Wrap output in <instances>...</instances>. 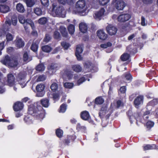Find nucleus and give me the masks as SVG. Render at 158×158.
<instances>
[{
	"instance_id": "1",
	"label": "nucleus",
	"mask_w": 158,
	"mask_h": 158,
	"mask_svg": "<svg viewBox=\"0 0 158 158\" xmlns=\"http://www.w3.org/2000/svg\"><path fill=\"white\" fill-rule=\"evenodd\" d=\"M28 113L36 119L41 120L44 117L45 112L40 105H31L28 107Z\"/></svg>"
},
{
	"instance_id": "2",
	"label": "nucleus",
	"mask_w": 158,
	"mask_h": 158,
	"mask_svg": "<svg viewBox=\"0 0 158 158\" xmlns=\"http://www.w3.org/2000/svg\"><path fill=\"white\" fill-rule=\"evenodd\" d=\"M18 18L19 22L23 25L25 30H27L28 29V25H30L32 29L34 28V24L31 19H26L25 16L22 15H19L18 16Z\"/></svg>"
},
{
	"instance_id": "3",
	"label": "nucleus",
	"mask_w": 158,
	"mask_h": 158,
	"mask_svg": "<svg viewBox=\"0 0 158 158\" xmlns=\"http://www.w3.org/2000/svg\"><path fill=\"white\" fill-rule=\"evenodd\" d=\"M76 139V136L74 135H68L62 140L63 144L65 146H69L70 143H73Z\"/></svg>"
},
{
	"instance_id": "4",
	"label": "nucleus",
	"mask_w": 158,
	"mask_h": 158,
	"mask_svg": "<svg viewBox=\"0 0 158 158\" xmlns=\"http://www.w3.org/2000/svg\"><path fill=\"white\" fill-rule=\"evenodd\" d=\"M113 3L114 7L118 10H122L126 6V3L120 0H113Z\"/></svg>"
},
{
	"instance_id": "5",
	"label": "nucleus",
	"mask_w": 158,
	"mask_h": 158,
	"mask_svg": "<svg viewBox=\"0 0 158 158\" xmlns=\"http://www.w3.org/2000/svg\"><path fill=\"white\" fill-rule=\"evenodd\" d=\"M45 86L44 84H40L37 85L36 87L37 91L36 96L38 97H43L45 94Z\"/></svg>"
},
{
	"instance_id": "6",
	"label": "nucleus",
	"mask_w": 158,
	"mask_h": 158,
	"mask_svg": "<svg viewBox=\"0 0 158 158\" xmlns=\"http://www.w3.org/2000/svg\"><path fill=\"white\" fill-rule=\"evenodd\" d=\"M131 17V16L129 14L122 13L118 16L117 19L120 23H124L128 21Z\"/></svg>"
},
{
	"instance_id": "7",
	"label": "nucleus",
	"mask_w": 158,
	"mask_h": 158,
	"mask_svg": "<svg viewBox=\"0 0 158 158\" xmlns=\"http://www.w3.org/2000/svg\"><path fill=\"white\" fill-rule=\"evenodd\" d=\"M25 76V73L23 71L20 72L16 76V80L19 82V84L22 85L24 84L23 85L24 86H25L26 85L25 84H24L25 81H24Z\"/></svg>"
},
{
	"instance_id": "8",
	"label": "nucleus",
	"mask_w": 158,
	"mask_h": 158,
	"mask_svg": "<svg viewBox=\"0 0 158 158\" xmlns=\"http://www.w3.org/2000/svg\"><path fill=\"white\" fill-rule=\"evenodd\" d=\"M6 82L9 86H13L15 83V78L14 75L11 73H9L7 76Z\"/></svg>"
},
{
	"instance_id": "9",
	"label": "nucleus",
	"mask_w": 158,
	"mask_h": 158,
	"mask_svg": "<svg viewBox=\"0 0 158 158\" xmlns=\"http://www.w3.org/2000/svg\"><path fill=\"white\" fill-rule=\"evenodd\" d=\"M144 97L143 95H139L137 97L134 101V105L135 106L138 108L139 106L143 103Z\"/></svg>"
},
{
	"instance_id": "10",
	"label": "nucleus",
	"mask_w": 158,
	"mask_h": 158,
	"mask_svg": "<svg viewBox=\"0 0 158 158\" xmlns=\"http://www.w3.org/2000/svg\"><path fill=\"white\" fill-rule=\"evenodd\" d=\"M106 30L108 33L110 35H115L117 31V28L111 25H109L106 27Z\"/></svg>"
},
{
	"instance_id": "11",
	"label": "nucleus",
	"mask_w": 158,
	"mask_h": 158,
	"mask_svg": "<svg viewBox=\"0 0 158 158\" xmlns=\"http://www.w3.org/2000/svg\"><path fill=\"white\" fill-rule=\"evenodd\" d=\"M105 12V10L104 8H101L99 10L95 12L94 15V18L96 19L100 20L102 16L104 15Z\"/></svg>"
},
{
	"instance_id": "12",
	"label": "nucleus",
	"mask_w": 158,
	"mask_h": 158,
	"mask_svg": "<svg viewBox=\"0 0 158 158\" xmlns=\"http://www.w3.org/2000/svg\"><path fill=\"white\" fill-rule=\"evenodd\" d=\"M83 51V49L80 45H77L76 47L75 55L77 58V60L79 61L82 60V57L80 54L82 53Z\"/></svg>"
},
{
	"instance_id": "13",
	"label": "nucleus",
	"mask_w": 158,
	"mask_h": 158,
	"mask_svg": "<svg viewBox=\"0 0 158 158\" xmlns=\"http://www.w3.org/2000/svg\"><path fill=\"white\" fill-rule=\"evenodd\" d=\"M97 34L99 39L103 40H105L108 37V35L103 30H98Z\"/></svg>"
},
{
	"instance_id": "14",
	"label": "nucleus",
	"mask_w": 158,
	"mask_h": 158,
	"mask_svg": "<svg viewBox=\"0 0 158 158\" xmlns=\"http://www.w3.org/2000/svg\"><path fill=\"white\" fill-rule=\"evenodd\" d=\"M23 104L22 102L17 101L15 102L13 106V109L15 111H18L22 110L23 107Z\"/></svg>"
},
{
	"instance_id": "15",
	"label": "nucleus",
	"mask_w": 158,
	"mask_h": 158,
	"mask_svg": "<svg viewBox=\"0 0 158 158\" xmlns=\"http://www.w3.org/2000/svg\"><path fill=\"white\" fill-rule=\"evenodd\" d=\"M15 46L18 48H23L25 45L24 42L21 38L17 37L15 41Z\"/></svg>"
},
{
	"instance_id": "16",
	"label": "nucleus",
	"mask_w": 158,
	"mask_h": 158,
	"mask_svg": "<svg viewBox=\"0 0 158 158\" xmlns=\"http://www.w3.org/2000/svg\"><path fill=\"white\" fill-rule=\"evenodd\" d=\"M108 112V110L107 107L103 106L102 107L99 112V116L101 119H102L105 115Z\"/></svg>"
},
{
	"instance_id": "17",
	"label": "nucleus",
	"mask_w": 158,
	"mask_h": 158,
	"mask_svg": "<svg viewBox=\"0 0 158 158\" xmlns=\"http://www.w3.org/2000/svg\"><path fill=\"white\" fill-rule=\"evenodd\" d=\"M32 59L31 56L29 55V53L25 51L24 52L23 55V60L24 62L28 63Z\"/></svg>"
},
{
	"instance_id": "18",
	"label": "nucleus",
	"mask_w": 158,
	"mask_h": 158,
	"mask_svg": "<svg viewBox=\"0 0 158 158\" xmlns=\"http://www.w3.org/2000/svg\"><path fill=\"white\" fill-rule=\"evenodd\" d=\"M85 6V2L84 0H79L76 4V8L79 10L84 9Z\"/></svg>"
},
{
	"instance_id": "19",
	"label": "nucleus",
	"mask_w": 158,
	"mask_h": 158,
	"mask_svg": "<svg viewBox=\"0 0 158 158\" xmlns=\"http://www.w3.org/2000/svg\"><path fill=\"white\" fill-rule=\"evenodd\" d=\"M52 6V12H54L56 15H60L62 14L63 12L62 7L58 6L55 9L56 6L53 4Z\"/></svg>"
},
{
	"instance_id": "20",
	"label": "nucleus",
	"mask_w": 158,
	"mask_h": 158,
	"mask_svg": "<svg viewBox=\"0 0 158 158\" xmlns=\"http://www.w3.org/2000/svg\"><path fill=\"white\" fill-rule=\"evenodd\" d=\"M40 102L42 107L47 108L50 105L49 99L48 98H43L40 101Z\"/></svg>"
},
{
	"instance_id": "21",
	"label": "nucleus",
	"mask_w": 158,
	"mask_h": 158,
	"mask_svg": "<svg viewBox=\"0 0 158 158\" xmlns=\"http://www.w3.org/2000/svg\"><path fill=\"white\" fill-rule=\"evenodd\" d=\"M18 61L17 59L12 58L8 66L11 68H15L18 65Z\"/></svg>"
},
{
	"instance_id": "22",
	"label": "nucleus",
	"mask_w": 158,
	"mask_h": 158,
	"mask_svg": "<svg viewBox=\"0 0 158 158\" xmlns=\"http://www.w3.org/2000/svg\"><path fill=\"white\" fill-rule=\"evenodd\" d=\"M80 117L82 119L87 120L89 119L90 115L89 112L85 110L81 112Z\"/></svg>"
},
{
	"instance_id": "23",
	"label": "nucleus",
	"mask_w": 158,
	"mask_h": 158,
	"mask_svg": "<svg viewBox=\"0 0 158 158\" xmlns=\"http://www.w3.org/2000/svg\"><path fill=\"white\" fill-rule=\"evenodd\" d=\"M72 69L76 73H78L81 72L82 70V67L78 64H75L72 65Z\"/></svg>"
},
{
	"instance_id": "24",
	"label": "nucleus",
	"mask_w": 158,
	"mask_h": 158,
	"mask_svg": "<svg viewBox=\"0 0 158 158\" xmlns=\"http://www.w3.org/2000/svg\"><path fill=\"white\" fill-rule=\"evenodd\" d=\"M79 27L80 31L82 33H85L87 31L88 27L85 23H81L79 24Z\"/></svg>"
},
{
	"instance_id": "25",
	"label": "nucleus",
	"mask_w": 158,
	"mask_h": 158,
	"mask_svg": "<svg viewBox=\"0 0 158 158\" xmlns=\"http://www.w3.org/2000/svg\"><path fill=\"white\" fill-rule=\"evenodd\" d=\"M10 10V8L6 5H0V12L6 13Z\"/></svg>"
},
{
	"instance_id": "26",
	"label": "nucleus",
	"mask_w": 158,
	"mask_h": 158,
	"mask_svg": "<svg viewBox=\"0 0 158 158\" xmlns=\"http://www.w3.org/2000/svg\"><path fill=\"white\" fill-rule=\"evenodd\" d=\"M32 116L30 114H28L25 116L24 118V121L26 124H30L33 123Z\"/></svg>"
},
{
	"instance_id": "27",
	"label": "nucleus",
	"mask_w": 158,
	"mask_h": 158,
	"mask_svg": "<svg viewBox=\"0 0 158 158\" xmlns=\"http://www.w3.org/2000/svg\"><path fill=\"white\" fill-rule=\"evenodd\" d=\"M60 31L63 37L67 38L68 33L66 28L63 26H60Z\"/></svg>"
},
{
	"instance_id": "28",
	"label": "nucleus",
	"mask_w": 158,
	"mask_h": 158,
	"mask_svg": "<svg viewBox=\"0 0 158 158\" xmlns=\"http://www.w3.org/2000/svg\"><path fill=\"white\" fill-rule=\"evenodd\" d=\"M84 67L88 69L89 71H91L93 68V64L90 61H86L84 64Z\"/></svg>"
},
{
	"instance_id": "29",
	"label": "nucleus",
	"mask_w": 158,
	"mask_h": 158,
	"mask_svg": "<svg viewBox=\"0 0 158 158\" xmlns=\"http://www.w3.org/2000/svg\"><path fill=\"white\" fill-rule=\"evenodd\" d=\"M144 151L149 150H152L156 149V146L155 144H146L143 146Z\"/></svg>"
},
{
	"instance_id": "30",
	"label": "nucleus",
	"mask_w": 158,
	"mask_h": 158,
	"mask_svg": "<svg viewBox=\"0 0 158 158\" xmlns=\"http://www.w3.org/2000/svg\"><path fill=\"white\" fill-rule=\"evenodd\" d=\"M114 107L116 109H118L121 106L123 107L124 104L123 102L120 100H118L114 103Z\"/></svg>"
},
{
	"instance_id": "31",
	"label": "nucleus",
	"mask_w": 158,
	"mask_h": 158,
	"mask_svg": "<svg viewBox=\"0 0 158 158\" xmlns=\"http://www.w3.org/2000/svg\"><path fill=\"white\" fill-rule=\"evenodd\" d=\"M16 9L19 12L23 13L25 10L23 5L20 3H18L16 6Z\"/></svg>"
},
{
	"instance_id": "32",
	"label": "nucleus",
	"mask_w": 158,
	"mask_h": 158,
	"mask_svg": "<svg viewBox=\"0 0 158 158\" xmlns=\"http://www.w3.org/2000/svg\"><path fill=\"white\" fill-rule=\"evenodd\" d=\"M11 59L10 57L8 55H7L4 57L3 60L1 61L4 65H8Z\"/></svg>"
},
{
	"instance_id": "33",
	"label": "nucleus",
	"mask_w": 158,
	"mask_h": 158,
	"mask_svg": "<svg viewBox=\"0 0 158 158\" xmlns=\"http://www.w3.org/2000/svg\"><path fill=\"white\" fill-rule=\"evenodd\" d=\"M45 67L43 63H41L39 64L36 67L35 70L38 72H42L45 69Z\"/></svg>"
},
{
	"instance_id": "34",
	"label": "nucleus",
	"mask_w": 158,
	"mask_h": 158,
	"mask_svg": "<svg viewBox=\"0 0 158 158\" xmlns=\"http://www.w3.org/2000/svg\"><path fill=\"white\" fill-rule=\"evenodd\" d=\"M104 99L101 96L98 97L95 100L94 103L97 105H101L104 102Z\"/></svg>"
},
{
	"instance_id": "35",
	"label": "nucleus",
	"mask_w": 158,
	"mask_h": 158,
	"mask_svg": "<svg viewBox=\"0 0 158 158\" xmlns=\"http://www.w3.org/2000/svg\"><path fill=\"white\" fill-rule=\"evenodd\" d=\"M130 57V55L127 53L123 54L120 57V59L123 61H125L129 60Z\"/></svg>"
},
{
	"instance_id": "36",
	"label": "nucleus",
	"mask_w": 158,
	"mask_h": 158,
	"mask_svg": "<svg viewBox=\"0 0 158 158\" xmlns=\"http://www.w3.org/2000/svg\"><path fill=\"white\" fill-rule=\"evenodd\" d=\"M55 133L56 136L60 138L62 137L63 134V131L60 128L57 129L56 130Z\"/></svg>"
},
{
	"instance_id": "37",
	"label": "nucleus",
	"mask_w": 158,
	"mask_h": 158,
	"mask_svg": "<svg viewBox=\"0 0 158 158\" xmlns=\"http://www.w3.org/2000/svg\"><path fill=\"white\" fill-rule=\"evenodd\" d=\"M41 48L43 52L47 53H48L50 52L52 50V48L50 46L48 45H44L42 46Z\"/></svg>"
},
{
	"instance_id": "38",
	"label": "nucleus",
	"mask_w": 158,
	"mask_h": 158,
	"mask_svg": "<svg viewBox=\"0 0 158 158\" xmlns=\"http://www.w3.org/2000/svg\"><path fill=\"white\" fill-rule=\"evenodd\" d=\"M14 37V35L10 33H7L6 35V42L8 43L12 41Z\"/></svg>"
},
{
	"instance_id": "39",
	"label": "nucleus",
	"mask_w": 158,
	"mask_h": 158,
	"mask_svg": "<svg viewBox=\"0 0 158 158\" xmlns=\"http://www.w3.org/2000/svg\"><path fill=\"white\" fill-rule=\"evenodd\" d=\"M68 30L70 34L71 35L73 34L75 31L74 25L72 24L69 25L68 27Z\"/></svg>"
},
{
	"instance_id": "40",
	"label": "nucleus",
	"mask_w": 158,
	"mask_h": 158,
	"mask_svg": "<svg viewBox=\"0 0 158 158\" xmlns=\"http://www.w3.org/2000/svg\"><path fill=\"white\" fill-rule=\"evenodd\" d=\"M67 105L66 103H64L62 104L59 108V112L60 113H64L67 109Z\"/></svg>"
},
{
	"instance_id": "41",
	"label": "nucleus",
	"mask_w": 158,
	"mask_h": 158,
	"mask_svg": "<svg viewBox=\"0 0 158 158\" xmlns=\"http://www.w3.org/2000/svg\"><path fill=\"white\" fill-rule=\"evenodd\" d=\"M25 2L27 6L31 7L35 4V3L33 0H23Z\"/></svg>"
},
{
	"instance_id": "42",
	"label": "nucleus",
	"mask_w": 158,
	"mask_h": 158,
	"mask_svg": "<svg viewBox=\"0 0 158 158\" xmlns=\"http://www.w3.org/2000/svg\"><path fill=\"white\" fill-rule=\"evenodd\" d=\"M124 77L127 81H128L130 82L131 81L133 77L132 75L130 73H126L124 74Z\"/></svg>"
},
{
	"instance_id": "43",
	"label": "nucleus",
	"mask_w": 158,
	"mask_h": 158,
	"mask_svg": "<svg viewBox=\"0 0 158 158\" xmlns=\"http://www.w3.org/2000/svg\"><path fill=\"white\" fill-rule=\"evenodd\" d=\"M38 45L35 43H33L31 47V49L34 52H36L38 50Z\"/></svg>"
},
{
	"instance_id": "44",
	"label": "nucleus",
	"mask_w": 158,
	"mask_h": 158,
	"mask_svg": "<svg viewBox=\"0 0 158 158\" xmlns=\"http://www.w3.org/2000/svg\"><path fill=\"white\" fill-rule=\"evenodd\" d=\"M47 21V19L45 17H43L40 18L38 20L39 23L41 25L45 24Z\"/></svg>"
},
{
	"instance_id": "45",
	"label": "nucleus",
	"mask_w": 158,
	"mask_h": 158,
	"mask_svg": "<svg viewBox=\"0 0 158 158\" xmlns=\"http://www.w3.org/2000/svg\"><path fill=\"white\" fill-rule=\"evenodd\" d=\"M34 12L35 13L38 15H40L42 14V11L41 9L38 7H36L34 9Z\"/></svg>"
},
{
	"instance_id": "46",
	"label": "nucleus",
	"mask_w": 158,
	"mask_h": 158,
	"mask_svg": "<svg viewBox=\"0 0 158 158\" xmlns=\"http://www.w3.org/2000/svg\"><path fill=\"white\" fill-rule=\"evenodd\" d=\"M50 88L52 91L56 92L58 89V84L56 83H54L51 85Z\"/></svg>"
},
{
	"instance_id": "47",
	"label": "nucleus",
	"mask_w": 158,
	"mask_h": 158,
	"mask_svg": "<svg viewBox=\"0 0 158 158\" xmlns=\"http://www.w3.org/2000/svg\"><path fill=\"white\" fill-rule=\"evenodd\" d=\"M57 67L56 64L54 63H51L49 65L48 67V69L49 70H53L56 69Z\"/></svg>"
},
{
	"instance_id": "48",
	"label": "nucleus",
	"mask_w": 158,
	"mask_h": 158,
	"mask_svg": "<svg viewBox=\"0 0 158 158\" xmlns=\"http://www.w3.org/2000/svg\"><path fill=\"white\" fill-rule=\"evenodd\" d=\"M61 45L64 50L67 49L70 46V45L69 43H67L64 41L61 42Z\"/></svg>"
},
{
	"instance_id": "49",
	"label": "nucleus",
	"mask_w": 158,
	"mask_h": 158,
	"mask_svg": "<svg viewBox=\"0 0 158 158\" xmlns=\"http://www.w3.org/2000/svg\"><path fill=\"white\" fill-rule=\"evenodd\" d=\"M129 25V24H125L122 26L121 27L122 31L123 32L124 31L126 33H127L128 32Z\"/></svg>"
},
{
	"instance_id": "50",
	"label": "nucleus",
	"mask_w": 158,
	"mask_h": 158,
	"mask_svg": "<svg viewBox=\"0 0 158 158\" xmlns=\"http://www.w3.org/2000/svg\"><path fill=\"white\" fill-rule=\"evenodd\" d=\"M51 39L50 35L48 34H46L44 39V41L46 43L49 42Z\"/></svg>"
},
{
	"instance_id": "51",
	"label": "nucleus",
	"mask_w": 158,
	"mask_h": 158,
	"mask_svg": "<svg viewBox=\"0 0 158 158\" xmlns=\"http://www.w3.org/2000/svg\"><path fill=\"white\" fill-rule=\"evenodd\" d=\"M64 85L66 88L71 89L73 87V83L65 82L64 83Z\"/></svg>"
},
{
	"instance_id": "52",
	"label": "nucleus",
	"mask_w": 158,
	"mask_h": 158,
	"mask_svg": "<svg viewBox=\"0 0 158 158\" xmlns=\"http://www.w3.org/2000/svg\"><path fill=\"white\" fill-rule=\"evenodd\" d=\"M158 104V99H154L149 102V104L152 106H155Z\"/></svg>"
},
{
	"instance_id": "53",
	"label": "nucleus",
	"mask_w": 158,
	"mask_h": 158,
	"mask_svg": "<svg viewBox=\"0 0 158 158\" xmlns=\"http://www.w3.org/2000/svg\"><path fill=\"white\" fill-rule=\"evenodd\" d=\"M53 37L54 38L58 40L59 39L60 37V33L57 31H54L53 34Z\"/></svg>"
},
{
	"instance_id": "54",
	"label": "nucleus",
	"mask_w": 158,
	"mask_h": 158,
	"mask_svg": "<svg viewBox=\"0 0 158 158\" xmlns=\"http://www.w3.org/2000/svg\"><path fill=\"white\" fill-rule=\"evenodd\" d=\"M154 124V123L153 122L148 121L146 124L147 127L148 128H150L153 126Z\"/></svg>"
},
{
	"instance_id": "55",
	"label": "nucleus",
	"mask_w": 158,
	"mask_h": 158,
	"mask_svg": "<svg viewBox=\"0 0 158 158\" xmlns=\"http://www.w3.org/2000/svg\"><path fill=\"white\" fill-rule=\"evenodd\" d=\"M86 80V79L85 77H83L80 79H78L77 81V85H79L81 84L82 83L85 81Z\"/></svg>"
},
{
	"instance_id": "56",
	"label": "nucleus",
	"mask_w": 158,
	"mask_h": 158,
	"mask_svg": "<svg viewBox=\"0 0 158 158\" xmlns=\"http://www.w3.org/2000/svg\"><path fill=\"white\" fill-rule=\"evenodd\" d=\"M110 0H99V2L100 5L104 6L106 5L110 1Z\"/></svg>"
},
{
	"instance_id": "57",
	"label": "nucleus",
	"mask_w": 158,
	"mask_h": 158,
	"mask_svg": "<svg viewBox=\"0 0 158 158\" xmlns=\"http://www.w3.org/2000/svg\"><path fill=\"white\" fill-rule=\"evenodd\" d=\"M127 114L131 122L132 121V120H131L132 118H131L132 117H133L132 111L131 110H128L127 112Z\"/></svg>"
},
{
	"instance_id": "58",
	"label": "nucleus",
	"mask_w": 158,
	"mask_h": 158,
	"mask_svg": "<svg viewBox=\"0 0 158 158\" xmlns=\"http://www.w3.org/2000/svg\"><path fill=\"white\" fill-rule=\"evenodd\" d=\"M42 4L46 7H47L49 5L48 0H40Z\"/></svg>"
},
{
	"instance_id": "59",
	"label": "nucleus",
	"mask_w": 158,
	"mask_h": 158,
	"mask_svg": "<svg viewBox=\"0 0 158 158\" xmlns=\"http://www.w3.org/2000/svg\"><path fill=\"white\" fill-rule=\"evenodd\" d=\"M127 90L126 87L125 86H122L120 87L119 91L121 94L125 93Z\"/></svg>"
},
{
	"instance_id": "60",
	"label": "nucleus",
	"mask_w": 158,
	"mask_h": 158,
	"mask_svg": "<svg viewBox=\"0 0 158 158\" xmlns=\"http://www.w3.org/2000/svg\"><path fill=\"white\" fill-rule=\"evenodd\" d=\"M45 79L46 77L45 76L42 75H40L38 77L37 79V81H42L45 80Z\"/></svg>"
},
{
	"instance_id": "61",
	"label": "nucleus",
	"mask_w": 158,
	"mask_h": 158,
	"mask_svg": "<svg viewBox=\"0 0 158 158\" xmlns=\"http://www.w3.org/2000/svg\"><path fill=\"white\" fill-rule=\"evenodd\" d=\"M137 94L136 93H133L129 97V99L130 101H133V99L136 97Z\"/></svg>"
},
{
	"instance_id": "62",
	"label": "nucleus",
	"mask_w": 158,
	"mask_h": 158,
	"mask_svg": "<svg viewBox=\"0 0 158 158\" xmlns=\"http://www.w3.org/2000/svg\"><path fill=\"white\" fill-rule=\"evenodd\" d=\"M142 2L146 4H151L153 2V0H142Z\"/></svg>"
},
{
	"instance_id": "63",
	"label": "nucleus",
	"mask_w": 158,
	"mask_h": 158,
	"mask_svg": "<svg viewBox=\"0 0 158 158\" xmlns=\"http://www.w3.org/2000/svg\"><path fill=\"white\" fill-rule=\"evenodd\" d=\"M145 20V18L143 16H142L141 17V24L142 26H145L146 25Z\"/></svg>"
},
{
	"instance_id": "64",
	"label": "nucleus",
	"mask_w": 158,
	"mask_h": 158,
	"mask_svg": "<svg viewBox=\"0 0 158 158\" xmlns=\"http://www.w3.org/2000/svg\"><path fill=\"white\" fill-rule=\"evenodd\" d=\"M77 129H78L79 130H84L86 128L85 127L81 126L79 124H78L77 125Z\"/></svg>"
}]
</instances>
